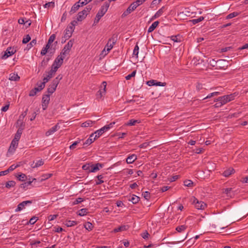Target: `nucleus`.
Listing matches in <instances>:
<instances>
[{
    "instance_id": "f257e3e1",
    "label": "nucleus",
    "mask_w": 248,
    "mask_h": 248,
    "mask_svg": "<svg viewBox=\"0 0 248 248\" xmlns=\"http://www.w3.org/2000/svg\"><path fill=\"white\" fill-rule=\"evenodd\" d=\"M109 2H105L103 5H102L98 13H97L95 19L94 20L93 24H96L99 22L101 18L106 14L107 12L108 7H109Z\"/></svg>"
},
{
    "instance_id": "f03ea898",
    "label": "nucleus",
    "mask_w": 248,
    "mask_h": 248,
    "mask_svg": "<svg viewBox=\"0 0 248 248\" xmlns=\"http://www.w3.org/2000/svg\"><path fill=\"white\" fill-rule=\"evenodd\" d=\"M92 9V7L90 5L86 6L83 10L79 12L77 17V21H81L85 19L87 15L90 13Z\"/></svg>"
},
{
    "instance_id": "7ed1b4c3",
    "label": "nucleus",
    "mask_w": 248,
    "mask_h": 248,
    "mask_svg": "<svg viewBox=\"0 0 248 248\" xmlns=\"http://www.w3.org/2000/svg\"><path fill=\"white\" fill-rule=\"evenodd\" d=\"M115 124V122L111 123L108 124H107L104 126L102 127L100 129L96 131L94 134L95 135V137L99 138L101 136L104 132L107 131L111 128L112 127L113 125Z\"/></svg>"
},
{
    "instance_id": "20e7f679",
    "label": "nucleus",
    "mask_w": 248,
    "mask_h": 248,
    "mask_svg": "<svg viewBox=\"0 0 248 248\" xmlns=\"http://www.w3.org/2000/svg\"><path fill=\"white\" fill-rule=\"evenodd\" d=\"M192 203L195 207L198 210H203L206 207V204L202 201L198 200L195 197L192 199Z\"/></svg>"
},
{
    "instance_id": "39448f33",
    "label": "nucleus",
    "mask_w": 248,
    "mask_h": 248,
    "mask_svg": "<svg viewBox=\"0 0 248 248\" xmlns=\"http://www.w3.org/2000/svg\"><path fill=\"white\" fill-rule=\"evenodd\" d=\"M117 40V35L113 34L112 37L109 39L108 43L105 47L107 49L108 52L112 48L116 43Z\"/></svg>"
},
{
    "instance_id": "423d86ee",
    "label": "nucleus",
    "mask_w": 248,
    "mask_h": 248,
    "mask_svg": "<svg viewBox=\"0 0 248 248\" xmlns=\"http://www.w3.org/2000/svg\"><path fill=\"white\" fill-rule=\"evenodd\" d=\"M16 50L14 47H8L7 49L4 51V54L1 56L2 59H6L9 57L14 54Z\"/></svg>"
},
{
    "instance_id": "0eeeda50",
    "label": "nucleus",
    "mask_w": 248,
    "mask_h": 248,
    "mask_svg": "<svg viewBox=\"0 0 248 248\" xmlns=\"http://www.w3.org/2000/svg\"><path fill=\"white\" fill-rule=\"evenodd\" d=\"M50 100V94L43 95L42 100V106L43 110H46Z\"/></svg>"
},
{
    "instance_id": "6e6552de",
    "label": "nucleus",
    "mask_w": 248,
    "mask_h": 248,
    "mask_svg": "<svg viewBox=\"0 0 248 248\" xmlns=\"http://www.w3.org/2000/svg\"><path fill=\"white\" fill-rule=\"evenodd\" d=\"M228 62L224 60H217V64L216 69H225L228 67Z\"/></svg>"
},
{
    "instance_id": "1a4fd4ad",
    "label": "nucleus",
    "mask_w": 248,
    "mask_h": 248,
    "mask_svg": "<svg viewBox=\"0 0 248 248\" xmlns=\"http://www.w3.org/2000/svg\"><path fill=\"white\" fill-rule=\"evenodd\" d=\"M32 203V201H25L18 204L17 208L15 209V212H17L23 210L25 207L28 204Z\"/></svg>"
},
{
    "instance_id": "9d476101",
    "label": "nucleus",
    "mask_w": 248,
    "mask_h": 248,
    "mask_svg": "<svg viewBox=\"0 0 248 248\" xmlns=\"http://www.w3.org/2000/svg\"><path fill=\"white\" fill-rule=\"evenodd\" d=\"M107 82L106 81H103L102 83L101 87H103V89L100 90L99 91H98L97 93V96L98 98H101L105 94H106V86H107Z\"/></svg>"
},
{
    "instance_id": "9b49d317",
    "label": "nucleus",
    "mask_w": 248,
    "mask_h": 248,
    "mask_svg": "<svg viewBox=\"0 0 248 248\" xmlns=\"http://www.w3.org/2000/svg\"><path fill=\"white\" fill-rule=\"evenodd\" d=\"M54 52V51L53 52H50L49 55H47L46 57L44 58L43 60L40 63V66L43 67L44 68L46 66L49 61L51 59V57L52 55L53 54Z\"/></svg>"
},
{
    "instance_id": "f8f14e48",
    "label": "nucleus",
    "mask_w": 248,
    "mask_h": 248,
    "mask_svg": "<svg viewBox=\"0 0 248 248\" xmlns=\"http://www.w3.org/2000/svg\"><path fill=\"white\" fill-rule=\"evenodd\" d=\"M60 126L59 124H56L55 125L51 127L50 129H49L48 131H47L46 132V136L48 137L53 134L54 133L56 132L60 128Z\"/></svg>"
},
{
    "instance_id": "ddd939ff",
    "label": "nucleus",
    "mask_w": 248,
    "mask_h": 248,
    "mask_svg": "<svg viewBox=\"0 0 248 248\" xmlns=\"http://www.w3.org/2000/svg\"><path fill=\"white\" fill-rule=\"evenodd\" d=\"M147 84L151 86H165L166 85V82H161L157 81L155 80H150L147 81Z\"/></svg>"
},
{
    "instance_id": "4468645a",
    "label": "nucleus",
    "mask_w": 248,
    "mask_h": 248,
    "mask_svg": "<svg viewBox=\"0 0 248 248\" xmlns=\"http://www.w3.org/2000/svg\"><path fill=\"white\" fill-rule=\"evenodd\" d=\"M97 137H95V135L94 133L92 134L90 137L84 142V145H89L93 142Z\"/></svg>"
},
{
    "instance_id": "2eb2a0df",
    "label": "nucleus",
    "mask_w": 248,
    "mask_h": 248,
    "mask_svg": "<svg viewBox=\"0 0 248 248\" xmlns=\"http://www.w3.org/2000/svg\"><path fill=\"white\" fill-rule=\"evenodd\" d=\"M64 58L63 56L60 55L55 59L53 63L61 67Z\"/></svg>"
},
{
    "instance_id": "dca6fc26",
    "label": "nucleus",
    "mask_w": 248,
    "mask_h": 248,
    "mask_svg": "<svg viewBox=\"0 0 248 248\" xmlns=\"http://www.w3.org/2000/svg\"><path fill=\"white\" fill-rule=\"evenodd\" d=\"M18 144V141H16L15 140H12L10 147L9 148L8 151L9 152H14L16 148H17Z\"/></svg>"
},
{
    "instance_id": "f3484780",
    "label": "nucleus",
    "mask_w": 248,
    "mask_h": 248,
    "mask_svg": "<svg viewBox=\"0 0 248 248\" xmlns=\"http://www.w3.org/2000/svg\"><path fill=\"white\" fill-rule=\"evenodd\" d=\"M129 226L128 225H122L117 228H115L113 229V232H121L124 231H126L128 229Z\"/></svg>"
},
{
    "instance_id": "a211bd4d",
    "label": "nucleus",
    "mask_w": 248,
    "mask_h": 248,
    "mask_svg": "<svg viewBox=\"0 0 248 248\" xmlns=\"http://www.w3.org/2000/svg\"><path fill=\"white\" fill-rule=\"evenodd\" d=\"M137 159V155L135 154H132L130 155H129L126 159V162L127 164H132L133 163L136 159Z\"/></svg>"
},
{
    "instance_id": "6ab92c4d",
    "label": "nucleus",
    "mask_w": 248,
    "mask_h": 248,
    "mask_svg": "<svg viewBox=\"0 0 248 248\" xmlns=\"http://www.w3.org/2000/svg\"><path fill=\"white\" fill-rule=\"evenodd\" d=\"M99 167L102 168V165L100 163H97L95 165L91 166V170H89L90 172H95L99 170Z\"/></svg>"
},
{
    "instance_id": "aec40b11",
    "label": "nucleus",
    "mask_w": 248,
    "mask_h": 248,
    "mask_svg": "<svg viewBox=\"0 0 248 248\" xmlns=\"http://www.w3.org/2000/svg\"><path fill=\"white\" fill-rule=\"evenodd\" d=\"M80 7V5L76 2L71 7V10L69 12L70 15H72L76 13Z\"/></svg>"
},
{
    "instance_id": "412c9836",
    "label": "nucleus",
    "mask_w": 248,
    "mask_h": 248,
    "mask_svg": "<svg viewBox=\"0 0 248 248\" xmlns=\"http://www.w3.org/2000/svg\"><path fill=\"white\" fill-rule=\"evenodd\" d=\"M23 132V128H19L18 129L16 133L15 134L14 139L13 140H15L16 141H18L20 139L21 135Z\"/></svg>"
},
{
    "instance_id": "4be33fe9",
    "label": "nucleus",
    "mask_w": 248,
    "mask_h": 248,
    "mask_svg": "<svg viewBox=\"0 0 248 248\" xmlns=\"http://www.w3.org/2000/svg\"><path fill=\"white\" fill-rule=\"evenodd\" d=\"M234 172V170L232 168H230L228 169L225 170L223 172V175L225 177H229L230 175Z\"/></svg>"
},
{
    "instance_id": "5701e85b",
    "label": "nucleus",
    "mask_w": 248,
    "mask_h": 248,
    "mask_svg": "<svg viewBox=\"0 0 248 248\" xmlns=\"http://www.w3.org/2000/svg\"><path fill=\"white\" fill-rule=\"evenodd\" d=\"M62 76L61 74L59 75L55 78L53 79L52 82V84L55 85L56 87H57L59 84L60 81L62 79Z\"/></svg>"
},
{
    "instance_id": "b1692460",
    "label": "nucleus",
    "mask_w": 248,
    "mask_h": 248,
    "mask_svg": "<svg viewBox=\"0 0 248 248\" xmlns=\"http://www.w3.org/2000/svg\"><path fill=\"white\" fill-rule=\"evenodd\" d=\"M223 193L226 194L228 197H232L234 194L232 192V188H227L223 189Z\"/></svg>"
},
{
    "instance_id": "393cba45",
    "label": "nucleus",
    "mask_w": 248,
    "mask_h": 248,
    "mask_svg": "<svg viewBox=\"0 0 248 248\" xmlns=\"http://www.w3.org/2000/svg\"><path fill=\"white\" fill-rule=\"evenodd\" d=\"M134 11V8H133L131 6H129L127 9L122 14V16L123 17H125L130 14L132 12Z\"/></svg>"
},
{
    "instance_id": "a878e982",
    "label": "nucleus",
    "mask_w": 248,
    "mask_h": 248,
    "mask_svg": "<svg viewBox=\"0 0 248 248\" xmlns=\"http://www.w3.org/2000/svg\"><path fill=\"white\" fill-rule=\"evenodd\" d=\"M159 22L158 21H155L152 23V24L149 27L148 29V32H152L158 26Z\"/></svg>"
},
{
    "instance_id": "bb28decb",
    "label": "nucleus",
    "mask_w": 248,
    "mask_h": 248,
    "mask_svg": "<svg viewBox=\"0 0 248 248\" xmlns=\"http://www.w3.org/2000/svg\"><path fill=\"white\" fill-rule=\"evenodd\" d=\"M20 77L16 73H12L10 75L9 80L12 81H18Z\"/></svg>"
},
{
    "instance_id": "cd10ccee",
    "label": "nucleus",
    "mask_w": 248,
    "mask_h": 248,
    "mask_svg": "<svg viewBox=\"0 0 248 248\" xmlns=\"http://www.w3.org/2000/svg\"><path fill=\"white\" fill-rule=\"evenodd\" d=\"M140 123V121L138 120H134V119H130L128 121V122L125 124L127 126H132L135 125L136 124H139Z\"/></svg>"
},
{
    "instance_id": "c85d7f7f",
    "label": "nucleus",
    "mask_w": 248,
    "mask_h": 248,
    "mask_svg": "<svg viewBox=\"0 0 248 248\" xmlns=\"http://www.w3.org/2000/svg\"><path fill=\"white\" fill-rule=\"evenodd\" d=\"M217 100L221 101L223 105L229 102L226 95L219 97L217 98Z\"/></svg>"
},
{
    "instance_id": "c756f323",
    "label": "nucleus",
    "mask_w": 248,
    "mask_h": 248,
    "mask_svg": "<svg viewBox=\"0 0 248 248\" xmlns=\"http://www.w3.org/2000/svg\"><path fill=\"white\" fill-rule=\"evenodd\" d=\"M57 87L51 83L47 88V92L50 94L53 93L56 90Z\"/></svg>"
},
{
    "instance_id": "7c9ffc66",
    "label": "nucleus",
    "mask_w": 248,
    "mask_h": 248,
    "mask_svg": "<svg viewBox=\"0 0 248 248\" xmlns=\"http://www.w3.org/2000/svg\"><path fill=\"white\" fill-rule=\"evenodd\" d=\"M94 122H93V121H91V120H88L84 123H83L82 124H81V127H90V126H92V124L94 123Z\"/></svg>"
},
{
    "instance_id": "2f4dec72",
    "label": "nucleus",
    "mask_w": 248,
    "mask_h": 248,
    "mask_svg": "<svg viewBox=\"0 0 248 248\" xmlns=\"http://www.w3.org/2000/svg\"><path fill=\"white\" fill-rule=\"evenodd\" d=\"M72 34V32H70L69 31V28H66V29L65 30L63 37L65 38V40H67L71 36Z\"/></svg>"
},
{
    "instance_id": "473e14b6",
    "label": "nucleus",
    "mask_w": 248,
    "mask_h": 248,
    "mask_svg": "<svg viewBox=\"0 0 248 248\" xmlns=\"http://www.w3.org/2000/svg\"><path fill=\"white\" fill-rule=\"evenodd\" d=\"M77 224V222L74 220H66L65 222V225L67 227H72Z\"/></svg>"
},
{
    "instance_id": "72a5a7b5",
    "label": "nucleus",
    "mask_w": 248,
    "mask_h": 248,
    "mask_svg": "<svg viewBox=\"0 0 248 248\" xmlns=\"http://www.w3.org/2000/svg\"><path fill=\"white\" fill-rule=\"evenodd\" d=\"M140 198L138 196L133 195L129 201L131 202L133 204L137 203L140 201Z\"/></svg>"
},
{
    "instance_id": "f704fd0d",
    "label": "nucleus",
    "mask_w": 248,
    "mask_h": 248,
    "mask_svg": "<svg viewBox=\"0 0 248 248\" xmlns=\"http://www.w3.org/2000/svg\"><path fill=\"white\" fill-rule=\"evenodd\" d=\"M36 179L35 178H33L32 179V181H29L28 182H24V183H22L20 185V187L21 188H25V187L28 186H30V185H31V183L33 182V180H35Z\"/></svg>"
},
{
    "instance_id": "c9c22d12",
    "label": "nucleus",
    "mask_w": 248,
    "mask_h": 248,
    "mask_svg": "<svg viewBox=\"0 0 248 248\" xmlns=\"http://www.w3.org/2000/svg\"><path fill=\"white\" fill-rule=\"evenodd\" d=\"M184 185L186 186L193 187L194 186V183L190 180H186L184 182Z\"/></svg>"
},
{
    "instance_id": "e433bc0d",
    "label": "nucleus",
    "mask_w": 248,
    "mask_h": 248,
    "mask_svg": "<svg viewBox=\"0 0 248 248\" xmlns=\"http://www.w3.org/2000/svg\"><path fill=\"white\" fill-rule=\"evenodd\" d=\"M36 40L33 39L29 44L27 45L26 49L29 50L36 44Z\"/></svg>"
},
{
    "instance_id": "4c0bfd02",
    "label": "nucleus",
    "mask_w": 248,
    "mask_h": 248,
    "mask_svg": "<svg viewBox=\"0 0 248 248\" xmlns=\"http://www.w3.org/2000/svg\"><path fill=\"white\" fill-rule=\"evenodd\" d=\"M73 45V42L72 40H70L66 45H65L64 46L65 48V49H67L70 51L72 46Z\"/></svg>"
},
{
    "instance_id": "58836bf2",
    "label": "nucleus",
    "mask_w": 248,
    "mask_h": 248,
    "mask_svg": "<svg viewBox=\"0 0 248 248\" xmlns=\"http://www.w3.org/2000/svg\"><path fill=\"white\" fill-rule=\"evenodd\" d=\"M205 84H202L201 83H197L196 85V90L198 91H201L202 90L206 89V88L204 87Z\"/></svg>"
},
{
    "instance_id": "ea45409f",
    "label": "nucleus",
    "mask_w": 248,
    "mask_h": 248,
    "mask_svg": "<svg viewBox=\"0 0 248 248\" xmlns=\"http://www.w3.org/2000/svg\"><path fill=\"white\" fill-rule=\"evenodd\" d=\"M15 185L16 182L14 181H9L6 183L5 187L10 188L11 187L14 186Z\"/></svg>"
},
{
    "instance_id": "a19ab883",
    "label": "nucleus",
    "mask_w": 248,
    "mask_h": 248,
    "mask_svg": "<svg viewBox=\"0 0 248 248\" xmlns=\"http://www.w3.org/2000/svg\"><path fill=\"white\" fill-rule=\"evenodd\" d=\"M139 50V47L138 44H137L135 46L134 49L133 50V56H136V58L138 57Z\"/></svg>"
},
{
    "instance_id": "79ce46f5",
    "label": "nucleus",
    "mask_w": 248,
    "mask_h": 248,
    "mask_svg": "<svg viewBox=\"0 0 248 248\" xmlns=\"http://www.w3.org/2000/svg\"><path fill=\"white\" fill-rule=\"evenodd\" d=\"M204 19V17L203 16H200L198 18H195L191 20L190 21L193 24H196Z\"/></svg>"
},
{
    "instance_id": "37998d69",
    "label": "nucleus",
    "mask_w": 248,
    "mask_h": 248,
    "mask_svg": "<svg viewBox=\"0 0 248 248\" xmlns=\"http://www.w3.org/2000/svg\"><path fill=\"white\" fill-rule=\"evenodd\" d=\"M104 178V176L103 175H99L97 176V178L98 179V181L96 182V185H100L104 183V181L102 180V179Z\"/></svg>"
},
{
    "instance_id": "c03bdc74",
    "label": "nucleus",
    "mask_w": 248,
    "mask_h": 248,
    "mask_svg": "<svg viewBox=\"0 0 248 248\" xmlns=\"http://www.w3.org/2000/svg\"><path fill=\"white\" fill-rule=\"evenodd\" d=\"M236 95H237V93H231V94H230L228 95H226L229 102H230L232 100H233Z\"/></svg>"
},
{
    "instance_id": "a18cd8bd",
    "label": "nucleus",
    "mask_w": 248,
    "mask_h": 248,
    "mask_svg": "<svg viewBox=\"0 0 248 248\" xmlns=\"http://www.w3.org/2000/svg\"><path fill=\"white\" fill-rule=\"evenodd\" d=\"M209 63L212 67H215L216 68L217 64V60H216L214 59L210 60Z\"/></svg>"
},
{
    "instance_id": "49530a36",
    "label": "nucleus",
    "mask_w": 248,
    "mask_h": 248,
    "mask_svg": "<svg viewBox=\"0 0 248 248\" xmlns=\"http://www.w3.org/2000/svg\"><path fill=\"white\" fill-rule=\"evenodd\" d=\"M84 227L86 230L90 231L93 229V225L91 223L88 222L84 225Z\"/></svg>"
},
{
    "instance_id": "de8ad7c7",
    "label": "nucleus",
    "mask_w": 248,
    "mask_h": 248,
    "mask_svg": "<svg viewBox=\"0 0 248 248\" xmlns=\"http://www.w3.org/2000/svg\"><path fill=\"white\" fill-rule=\"evenodd\" d=\"M88 213L87 209L86 208H82L79 210L78 215L80 216H83L86 215Z\"/></svg>"
},
{
    "instance_id": "09e8293b",
    "label": "nucleus",
    "mask_w": 248,
    "mask_h": 248,
    "mask_svg": "<svg viewBox=\"0 0 248 248\" xmlns=\"http://www.w3.org/2000/svg\"><path fill=\"white\" fill-rule=\"evenodd\" d=\"M136 73L137 71L134 70L130 74H129L125 77V79L127 80H130L132 78L135 76Z\"/></svg>"
},
{
    "instance_id": "8fccbe9b",
    "label": "nucleus",
    "mask_w": 248,
    "mask_h": 248,
    "mask_svg": "<svg viewBox=\"0 0 248 248\" xmlns=\"http://www.w3.org/2000/svg\"><path fill=\"white\" fill-rule=\"evenodd\" d=\"M238 15H239V13L238 12H234L233 13H232L229 14L226 16V18L227 19H231L233 17H234L237 16Z\"/></svg>"
},
{
    "instance_id": "3c124183",
    "label": "nucleus",
    "mask_w": 248,
    "mask_h": 248,
    "mask_svg": "<svg viewBox=\"0 0 248 248\" xmlns=\"http://www.w3.org/2000/svg\"><path fill=\"white\" fill-rule=\"evenodd\" d=\"M31 39V36L29 34H27L26 36H25L22 40V43L23 44H27L28 42H29Z\"/></svg>"
},
{
    "instance_id": "603ef678",
    "label": "nucleus",
    "mask_w": 248,
    "mask_h": 248,
    "mask_svg": "<svg viewBox=\"0 0 248 248\" xmlns=\"http://www.w3.org/2000/svg\"><path fill=\"white\" fill-rule=\"evenodd\" d=\"M186 229V226H185V225H181V226H179L178 227H176V230L179 232H181L184 231H185Z\"/></svg>"
},
{
    "instance_id": "864d4df0",
    "label": "nucleus",
    "mask_w": 248,
    "mask_h": 248,
    "mask_svg": "<svg viewBox=\"0 0 248 248\" xmlns=\"http://www.w3.org/2000/svg\"><path fill=\"white\" fill-rule=\"evenodd\" d=\"M44 161L43 159L39 160L37 161V162L35 163L34 166H33L32 167L33 168L39 167L43 165L44 164Z\"/></svg>"
},
{
    "instance_id": "5fc2aeb1",
    "label": "nucleus",
    "mask_w": 248,
    "mask_h": 248,
    "mask_svg": "<svg viewBox=\"0 0 248 248\" xmlns=\"http://www.w3.org/2000/svg\"><path fill=\"white\" fill-rule=\"evenodd\" d=\"M19 181H23L26 179V175L24 173H20L17 176Z\"/></svg>"
},
{
    "instance_id": "6e6d98bb",
    "label": "nucleus",
    "mask_w": 248,
    "mask_h": 248,
    "mask_svg": "<svg viewBox=\"0 0 248 248\" xmlns=\"http://www.w3.org/2000/svg\"><path fill=\"white\" fill-rule=\"evenodd\" d=\"M60 67V66L56 65L53 63L52 64L51 69L50 71H51V73H53L55 74L56 72L57 71L58 68Z\"/></svg>"
},
{
    "instance_id": "4d7b16f0",
    "label": "nucleus",
    "mask_w": 248,
    "mask_h": 248,
    "mask_svg": "<svg viewBox=\"0 0 248 248\" xmlns=\"http://www.w3.org/2000/svg\"><path fill=\"white\" fill-rule=\"evenodd\" d=\"M38 219V217L34 216L30 219V220L28 222V223L31 225L34 224Z\"/></svg>"
},
{
    "instance_id": "13d9d810",
    "label": "nucleus",
    "mask_w": 248,
    "mask_h": 248,
    "mask_svg": "<svg viewBox=\"0 0 248 248\" xmlns=\"http://www.w3.org/2000/svg\"><path fill=\"white\" fill-rule=\"evenodd\" d=\"M55 6V3L53 1L49 2L47 3H46L44 5V8H49V7H52L53 8Z\"/></svg>"
},
{
    "instance_id": "bf43d9fd",
    "label": "nucleus",
    "mask_w": 248,
    "mask_h": 248,
    "mask_svg": "<svg viewBox=\"0 0 248 248\" xmlns=\"http://www.w3.org/2000/svg\"><path fill=\"white\" fill-rule=\"evenodd\" d=\"M18 167V165H11L7 170H5V171H6V173L8 174L9 172L13 171V170L16 169Z\"/></svg>"
},
{
    "instance_id": "052dcab7",
    "label": "nucleus",
    "mask_w": 248,
    "mask_h": 248,
    "mask_svg": "<svg viewBox=\"0 0 248 248\" xmlns=\"http://www.w3.org/2000/svg\"><path fill=\"white\" fill-rule=\"evenodd\" d=\"M69 52L70 51L69 50L65 49V48L63 47L60 53V55L64 57L66 55L69 54Z\"/></svg>"
},
{
    "instance_id": "680f3d73",
    "label": "nucleus",
    "mask_w": 248,
    "mask_h": 248,
    "mask_svg": "<svg viewBox=\"0 0 248 248\" xmlns=\"http://www.w3.org/2000/svg\"><path fill=\"white\" fill-rule=\"evenodd\" d=\"M55 38H56V35L55 34H52V35H51L48 39V44H51L53 43V42L54 41Z\"/></svg>"
},
{
    "instance_id": "e2e57ef3",
    "label": "nucleus",
    "mask_w": 248,
    "mask_h": 248,
    "mask_svg": "<svg viewBox=\"0 0 248 248\" xmlns=\"http://www.w3.org/2000/svg\"><path fill=\"white\" fill-rule=\"evenodd\" d=\"M215 101L216 102V103L214 105L215 108H219L224 105L221 101L217 100V99Z\"/></svg>"
},
{
    "instance_id": "0e129e2a",
    "label": "nucleus",
    "mask_w": 248,
    "mask_h": 248,
    "mask_svg": "<svg viewBox=\"0 0 248 248\" xmlns=\"http://www.w3.org/2000/svg\"><path fill=\"white\" fill-rule=\"evenodd\" d=\"M89 2L88 0H79L77 2L78 4L80 5V6L86 5Z\"/></svg>"
},
{
    "instance_id": "69168bd1",
    "label": "nucleus",
    "mask_w": 248,
    "mask_h": 248,
    "mask_svg": "<svg viewBox=\"0 0 248 248\" xmlns=\"http://www.w3.org/2000/svg\"><path fill=\"white\" fill-rule=\"evenodd\" d=\"M142 196L147 200L150 198V193L148 191H145L142 193Z\"/></svg>"
},
{
    "instance_id": "338daca9",
    "label": "nucleus",
    "mask_w": 248,
    "mask_h": 248,
    "mask_svg": "<svg viewBox=\"0 0 248 248\" xmlns=\"http://www.w3.org/2000/svg\"><path fill=\"white\" fill-rule=\"evenodd\" d=\"M165 10V6H162L158 11L156 12V14L159 17L163 13Z\"/></svg>"
},
{
    "instance_id": "774afa93",
    "label": "nucleus",
    "mask_w": 248,
    "mask_h": 248,
    "mask_svg": "<svg viewBox=\"0 0 248 248\" xmlns=\"http://www.w3.org/2000/svg\"><path fill=\"white\" fill-rule=\"evenodd\" d=\"M149 233L146 231L141 234V236L144 239H147L149 238Z\"/></svg>"
}]
</instances>
